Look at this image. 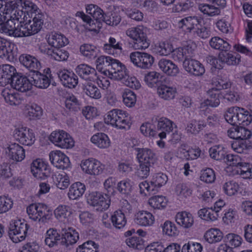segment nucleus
Segmentation results:
<instances>
[{"instance_id": "9b49d317", "label": "nucleus", "mask_w": 252, "mask_h": 252, "mask_svg": "<svg viewBox=\"0 0 252 252\" xmlns=\"http://www.w3.org/2000/svg\"><path fill=\"white\" fill-rule=\"evenodd\" d=\"M13 136L21 144L27 146L32 145L35 140L32 130L26 127L15 128L13 132Z\"/></svg>"}, {"instance_id": "423d86ee", "label": "nucleus", "mask_w": 252, "mask_h": 252, "mask_svg": "<svg viewBox=\"0 0 252 252\" xmlns=\"http://www.w3.org/2000/svg\"><path fill=\"white\" fill-rule=\"evenodd\" d=\"M104 121L118 129L129 128L131 124L126 112L117 109L109 111L104 117Z\"/></svg>"}, {"instance_id": "8fccbe9b", "label": "nucleus", "mask_w": 252, "mask_h": 252, "mask_svg": "<svg viewBox=\"0 0 252 252\" xmlns=\"http://www.w3.org/2000/svg\"><path fill=\"white\" fill-rule=\"evenodd\" d=\"M209 43L211 47L215 49L228 51L230 49V45L228 42L218 36L212 37Z\"/></svg>"}, {"instance_id": "bb28decb", "label": "nucleus", "mask_w": 252, "mask_h": 252, "mask_svg": "<svg viewBox=\"0 0 252 252\" xmlns=\"http://www.w3.org/2000/svg\"><path fill=\"white\" fill-rule=\"evenodd\" d=\"M19 60L22 64L31 70V73L40 67L39 62L36 58L31 55L22 54L19 57Z\"/></svg>"}, {"instance_id": "6ab92c4d", "label": "nucleus", "mask_w": 252, "mask_h": 252, "mask_svg": "<svg viewBox=\"0 0 252 252\" xmlns=\"http://www.w3.org/2000/svg\"><path fill=\"white\" fill-rule=\"evenodd\" d=\"M137 152L136 158L139 163L154 164L157 161L156 154L151 149L148 148L135 149Z\"/></svg>"}, {"instance_id": "680f3d73", "label": "nucleus", "mask_w": 252, "mask_h": 252, "mask_svg": "<svg viewBox=\"0 0 252 252\" xmlns=\"http://www.w3.org/2000/svg\"><path fill=\"white\" fill-rule=\"evenodd\" d=\"M55 217L59 220H62L66 219L71 214L70 208L66 205H60L55 210Z\"/></svg>"}, {"instance_id": "864d4df0", "label": "nucleus", "mask_w": 252, "mask_h": 252, "mask_svg": "<svg viewBox=\"0 0 252 252\" xmlns=\"http://www.w3.org/2000/svg\"><path fill=\"white\" fill-rule=\"evenodd\" d=\"M104 50L109 54H114V50L122 51V44L113 37H110L108 43L104 44Z\"/></svg>"}, {"instance_id": "72a5a7b5", "label": "nucleus", "mask_w": 252, "mask_h": 252, "mask_svg": "<svg viewBox=\"0 0 252 252\" xmlns=\"http://www.w3.org/2000/svg\"><path fill=\"white\" fill-rule=\"evenodd\" d=\"M85 190L84 184L79 182L74 183L69 188L68 196L70 199H77L83 195Z\"/></svg>"}, {"instance_id": "09e8293b", "label": "nucleus", "mask_w": 252, "mask_h": 252, "mask_svg": "<svg viewBox=\"0 0 252 252\" xmlns=\"http://www.w3.org/2000/svg\"><path fill=\"white\" fill-rule=\"evenodd\" d=\"M80 51L81 54L89 59H94L98 53V50L94 45L84 44L80 46Z\"/></svg>"}, {"instance_id": "412c9836", "label": "nucleus", "mask_w": 252, "mask_h": 252, "mask_svg": "<svg viewBox=\"0 0 252 252\" xmlns=\"http://www.w3.org/2000/svg\"><path fill=\"white\" fill-rule=\"evenodd\" d=\"M5 153L9 158L16 161H21L25 158V150L15 143L10 144L5 149Z\"/></svg>"}, {"instance_id": "58836bf2", "label": "nucleus", "mask_w": 252, "mask_h": 252, "mask_svg": "<svg viewBox=\"0 0 252 252\" xmlns=\"http://www.w3.org/2000/svg\"><path fill=\"white\" fill-rule=\"evenodd\" d=\"M62 237L56 229L50 228L46 233L45 243L50 247H53L57 245Z\"/></svg>"}, {"instance_id": "ddd939ff", "label": "nucleus", "mask_w": 252, "mask_h": 252, "mask_svg": "<svg viewBox=\"0 0 252 252\" xmlns=\"http://www.w3.org/2000/svg\"><path fill=\"white\" fill-rule=\"evenodd\" d=\"M81 166L84 172L92 175H99L104 169V165L93 158L82 161Z\"/></svg>"}, {"instance_id": "603ef678", "label": "nucleus", "mask_w": 252, "mask_h": 252, "mask_svg": "<svg viewBox=\"0 0 252 252\" xmlns=\"http://www.w3.org/2000/svg\"><path fill=\"white\" fill-rule=\"evenodd\" d=\"M209 152L211 158L217 160H224L226 157V152L224 148L220 145L211 147Z\"/></svg>"}, {"instance_id": "4c0bfd02", "label": "nucleus", "mask_w": 252, "mask_h": 252, "mask_svg": "<svg viewBox=\"0 0 252 252\" xmlns=\"http://www.w3.org/2000/svg\"><path fill=\"white\" fill-rule=\"evenodd\" d=\"M13 57L12 49L10 43L0 37V58L9 60Z\"/></svg>"}, {"instance_id": "0eeeda50", "label": "nucleus", "mask_w": 252, "mask_h": 252, "mask_svg": "<svg viewBox=\"0 0 252 252\" xmlns=\"http://www.w3.org/2000/svg\"><path fill=\"white\" fill-rule=\"evenodd\" d=\"M29 227L24 220H12L9 224L8 236L14 243L22 241L25 239Z\"/></svg>"}, {"instance_id": "bf43d9fd", "label": "nucleus", "mask_w": 252, "mask_h": 252, "mask_svg": "<svg viewBox=\"0 0 252 252\" xmlns=\"http://www.w3.org/2000/svg\"><path fill=\"white\" fill-rule=\"evenodd\" d=\"M160 78L159 73L153 71L145 74L144 80L149 87H153L160 81Z\"/></svg>"}, {"instance_id": "49530a36", "label": "nucleus", "mask_w": 252, "mask_h": 252, "mask_svg": "<svg viewBox=\"0 0 252 252\" xmlns=\"http://www.w3.org/2000/svg\"><path fill=\"white\" fill-rule=\"evenodd\" d=\"M121 17L117 14L111 12L104 13L103 11L102 17L99 20V24L103 22L109 26H117L121 21Z\"/></svg>"}, {"instance_id": "a18cd8bd", "label": "nucleus", "mask_w": 252, "mask_h": 252, "mask_svg": "<svg viewBox=\"0 0 252 252\" xmlns=\"http://www.w3.org/2000/svg\"><path fill=\"white\" fill-rule=\"evenodd\" d=\"M1 95L5 102L11 105H17L20 103L18 95L15 94L13 90L5 88L1 92Z\"/></svg>"}, {"instance_id": "a19ab883", "label": "nucleus", "mask_w": 252, "mask_h": 252, "mask_svg": "<svg viewBox=\"0 0 252 252\" xmlns=\"http://www.w3.org/2000/svg\"><path fill=\"white\" fill-rule=\"evenodd\" d=\"M111 62H112V58L110 57L100 56L96 61L97 69L104 74L107 75Z\"/></svg>"}, {"instance_id": "7ed1b4c3", "label": "nucleus", "mask_w": 252, "mask_h": 252, "mask_svg": "<svg viewBox=\"0 0 252 252\" xmlns=\"http://www.w3.org/2000/svg\"><path fill=\"white\" fill-rule=\"evenodd\" d=\"M225 120L232 125H250L252 122V115L244 108L235 106L229 108L224 114Z\"/></svg>"}, {"instance_id": "e2e57ef3", "label": "nucleus", "mask_w": 252, "mask_h": 252, "mask_svg": "<svg viewBox=\"0 0 252 252\" xmlns=\"http://www.w3.org/2000/svg\"><path fill=\"white\" fill-rule=\"evenodd\" d=\"M86 9L87 13L90 14L97 22L102 17L103 10L96 5L89 4Z\"/></svg>"}, {"instance_id": "aec40b11", "label": "nucleus", "mask_w": 252, "mask_h": 252, "mask_svg": "<svg viewBox=\"0 0 252 252\" xmlns=\"http://www.w3.org/2000/svg\"><path fill=\"white\" fill-rule=\"evenodd\" d=\"M154 122H157V128L161 132L158 134V136L163 139L166 137V134H169L173 129V126H175L174 123L165 117L156 118L155 120H153Z\"/></svg>"}, {"instance_id": "393cba45", "label": "nucleus", "mask_w": 252, "mask_h": 252, "mask_svg": "<svg viewBox=\"0 0 252 252\" xmlns=\"http://www.w3.org/2000/svg\"><path fill=\"white\" fill-rule=\"evenodd\" d=\"M75 71L80 78L85 80L92 81L96 77L95 69L86 64H80L77 66Z\"/></svg>"}, {"instance_id": "2f4dec72", "label": "nucleus", "mask_w": 252, "mask_h": 252, "mask_svg": "<svg viewBox=\"0 0 252 252\" xmlns=\"http://www.w3.org/2000/svg\"><path fill=\"white\" fill-rule=\"evenodd\" d=\"M208 97L201 104V107L205 106H210L213 107L218 106L220 103V94L214 88L209 89L207 92Z\"/></svg>"}, {"instance_id": "20e7f679", "label": "nucleus", "mask_w": 252, "mask_h": 252, "mask_svg": "<svg viewBox=\"0 0 252 252\" xmlns=\"http://www.w3.org/2000/svg\"><path fill=\"white\" fill-rule=\"evenodd\" d=\"M10 18L6 20L0 27V32L9 36L21 37V23L23 12L20 10L14 11L11 13Z\"/></svg>"}, {"instance_id": "c85d7f7f", "label": "nucleus", "mask_w": 252, "mask_h": 252, "mask_svg": "<svg viewBox=\"0 0 252 252\" xmlns=\"http://www.w3.org/2000/svg\"><path fill=\"white\" fill-rule=\"evenodd\" d=\"M41 52H44L52 59L58 61H64L67 59L68 53L64 50L53 47H45L44 49H41Z\"/></svg>"}, {"instance_id": "6e6552de", "label": "nucleus", "mask_w": 252, "mask_h": 252, "mask_svg": "<svg viewBox=\"0 0 252 252\" xmlns=\"http://www.w3.org/2000/svg\"><path fill=\"white\" fill-rule=\"evenodd\" d=\"M27 212L30 219L34 221L45 222L52 216L47 206L41 203H32L27 208Z\"/></svg>"}, {"instance_id": "2eb2a0df", "label": "nucleus", "mask_w": 252, "mask_h": 252, "mask_svg": "<svg viewBox=\"0 0 252 252\" xmlns=\"http://www.w3.org/2000/svg\"><path fill=\"white\" fill-rule=\"evenodd\" d=\"M31 169L32 175L37 179L44 180L50 175V168L40 159L33 161Z\"/></svg>"}, {"instance_id": "1a4fd4ad", "label": "nucleus", "mask_w": 252, "mask_h": 252, "mask_svg": "<svg viewBox=\"0 0 252 252\" xmlns=\"http://www.w3.org/2000/svg\"><path fill=\"white\" fill-rule=\"evenodd\" d=\"M129 59L135 66L142 69H151L155 62L153 56L144 52H132L129 55Z\"/></svg>"}, {"instance_id": "c03bdc74", "label": "nucleus", "mask_w": 252, "mask_h": 252, "mask_svg": "<svg viewBox=\"0 0 252 252\" xmlns=\"http://www.w3.org/2000/svg\"><path fill=\"white\" fill-rule=\"evenodd\" d=\"M53 179L57 187L61 189H66L70 184L69 177L64 172L56 173Z\"/></svg>"}, {"instance_id": "dca6fc26", "label": "nucleus", "mask_w": 252, "mask_h": 252, "mask_svg": "<svg viewBox=\"0 0 252 252\" xmlns=\"http://www.w3.org/2000/svg\"><path fill=\"white\" fill-rule=\"evenodd\" d=\"M183 65L186 71L194 76H202L205 72L203 65L199 61L194 59H187L184 60Z\"/></svg>"}, {"instance_id": "473e14b6", "label": "nucleus", "mask_w": 252, "mask_h": 252, "mask_svg": "<svg viewBox=\"0 0 252 252\" xmlns=\"http://www.w3.org/2000/svg\"><path fill=\"white\" fill-rule=\"evenodd\" d=\"M227 51H224L219 54V58L221 63H225L229 65L238 64L240 62V56L236 53H232Z\"/></svg>"}, {"instance_id": "f257e3e1", "label": "nucleus", "mask_w": 252, "mask_h": 252, "mask_svg": "<svg viewBox=\"0 0 252 252\" xmlns=\"http://www.w3.org/2000/svg\"><path fill=\"white\" fill-rule=\"evenodd\" d=\"M201 17L193 16L185 17L179 22V27L186 32H191L202 39H206L211 35L209 28L201 25Z\"/></svg>"}, {"instance_id": "4d7b16f0", "label": "nucleus", "mask_w": 252, "mask_h": 252, "mask_svg": "<svg viewBox=\"0 0 252 252\" xmlns=\"http://www.w3.org/2000/svg\"><path fill=\"white\" fill-rule=\"evenodd\" d=\"M212 84L216 86V88H214L218 91L222 89H228L231 85L230 82L226 77H223L221 75H218L216 78H213Z\"/></svg>"}, {"instance_id": "4be33fe9", "label": "nucleus", "mask_w": 252, "mask_h": 252, "mask_svg": "<svg viewBox=\"0 0 252 252\" xmlns=\"http://www.w3.org/2000/svg\"><path fill=\"white\" fill-rule=\"evenodd\" d=\"M58 75L63 85L66 87L73 88L78 84L77 76L67 70L59 71Z\"/></svg>"}, {"instance_id": "4468645a", "label": "nucleus", "mask_w": 252, "mask_h": 252, "mask_svg": "<svg viewBox=\"0 0 252 252\" xmlns=\"http://www.w3.org/2000/svg\"><path fill=\"white\" fill-rule=\"evenodd\" d=\"M15 11H22L27 16L32 17L38 13H42L37 6L31 0H15Z\"/></svg>"}, {"instance_id": "f8f14e48", "label": "nucleus", "mask_w": 252, "mask_h": 252, "mask_svg": "<svg viewBox=\"0 0 252 252\" xmlns=\"http://www.w3.org/2000/svg\"><path fill=\"white\" fill-rule=\"evenodd\" d=\"M48 71H50L49 68H47L46 74H42L36 70L32 71L30 74L32 86L33 85L40 89L47 88L51 83L49 78L50 74L48 73Z\"/></svg>"}, {"instance_id": "39448f33", "label": "nucleus", "mask_w": 252, "mask_h": 252, "mask_svg": "<svg viewBox=\"0 0 252 252\" xmlns=\"http://www.w3.org/2000/svg\"><path fill=\"white\" fill-rule=\"evenodd\" d=\"M126 34L133 39L132 47L135 50L145 49L150 45L146 30L143 26L129 28L126 31Z\"/></svg>"}, {"instance_id": "69168bd1", "label": "nucleus", "mask_w": 252, "mask_h": 252, "mask_svg": "<svg viewBox=\"0 0 252 252\" xmlns=\"http://www.w3.org/2000/svg\"><path fill=\"white\" fill-rule=\"evenodd\" d=\"M15 0L5 1L0 0V13L9 14L14 12L15 9Z\"/></svg>"}, {"instance_id": "ea45409f", "label": "nucleus", "mask_w": 252, "mask_h": 252, "mask_svg": "<svg viewBox=\"0 0 252 252\" xmlns=\"http://www.w3.org/2000/svg\"><path fill=\"white\" fill-rule=\"evenodd\" d=\"M243 239L239 235L233 233L226 234L223 237V241L225 245L230 248H238L242 244Z\"/></svg>"}, {"instance_id": "37998d69", "label": "nucleus", "mask_w": 252, "mask_h": 252, "mask_svg": "<svg viewBox=\"0 0 252 252\" xmlns=\"http://www.w3.org/2000/svg\"><path fill=\"white\" fill-rule=\"evenodd\" d=\"M111 220L113 225L118 229L123 228L126 223L125 215L121 210L114 212L111 217Z\"/></svg>"}, {"instance_id": "052dcab7", "label": "nucleus", "mask_w": 252, "mask_h": 252, "mask_svg": "<svg viewBox=\"0 0 252 252\" xmlns=\"http://www.w3.org/2000/svg\"><path fill=\"white\" fill-rule=\"evenodd\" d=\"M151 181L155 190L157 191L159 188L167 183L168 177L163 173H158L153 176Z\"/></svg>"}, {"instance_id": "e433bc0d", "label": "nucleus", "mask_w": 252, "mask_h": 252, "mask_svg": "<svg viewBox=\"0 0 252 252\" xmlns=\"http://www.w3.org/2000/svg\"><path fill=\"white\" fill-rule=\"evenodd\" d=\"M91 140L93 143L100 148H106L110 146V140L108 136L104 133L94 134Z\"/></svg>"}, {"instance_id": "a878e982", "label": "nucleus", "mask_w": 252, "mask_h": 252, "mask_svg": "<svg viewBox=\"0 0 252 252\" xmlns=\"http://www.w3.org/2000/svg\"><path fill=\"white\" fill-rule=\"evenodd\" d=\"M62 234L61 243L66 247L74 244L79 238L78 233L70 227H68V229H63Z\"/></svg>"}, {"instance_id": "a211bd4d", "label": "nucleus", "mask_w": 252, "mask_h": 252, "mask_svg": "<svg viewBox=\"0 0 252 252\" xmlns=\"http://www.w3.org/2000/svg\"><path fill=\"white\" fill-rule=\"evenodd\" d=\"M51 163L59 169H67L70 166L69 158L60 151L52 152L49 155Z\"/></svg>"}, {"instance_id": "3c124183", "label": "nucleus", "mask_w": 252, "mask_h": 252, "mask_svg": "<svg viewBox=\"0 0 252 252\" xmlns=\"http://www.w3.org/2000/svg\"><path fill=\"white\" fill-rule=\"evenodd\" d=\"M65 106L70 111L77 112L81 109V103L76 97L73 95H69L65 98Z\"/></svg>"}, {"instance_id": "9d476101", "label": "nucleus", "mask_w": 252, "mask_h": 252, "mask_svg": "<svg viewBox=\"0 0 252 252\" xmlns=\"http://www.w3.org/2000/svg\"><path fill=\"white\" fill-rule=\"evenodd\" d=\"M87 200L90 205L96 207V210L100 212L107 210L110 204V196L100 192H92L88 196Z\"/></svg>"}, {"instance_id": "f704fd0d", "label": "nucleus", "mask_w": 252, "mask_h": 252, "mask_svg": "<svg viewBox=\"0 0 252 252\" xmlns=\"http://www.w3.org/2000/svg\"><path fill=\"white\" fill-rule=\"evenodd\" d=\"M176 221L178 224L184 228L190 227L194 221L192 215L185 211L177 214Z\"/></svg>"}, {"instance_id": "f3484780", "label": "nucleus", "mask_w": 252, "mask_h": 252, "mask_svg": "<svg viewBox=\"0 0 252 252\" xmlns=\"http://www.w3.org/2000/svg\"><path fill=\"white\" fill-rule=\"evenodd\" d=\"M10 85L15 90L21 92H26L31 90L32 85L30 80V75L27 78L15 72Z\"/></svg>"}, {"instance_id": "de8ad7c7", "label": "nucleus", "mask_w": 252, "mask_h": 252, "mask_svg": "<svg viewBox=\"0 0 252 252\" xmlns=\"http://www.w3.org/2000/svg\"><path fill=\"white\" fill-rule=\"evenodd\" d=\"M83 90L85 94L92 98L97 99L101 97L99 89L92 81L85 84Z\"/></svg>"}, {"instance_id": "5fc2aeb1", "label": "nucleus", "mask_w": 252, "mask_h": 252, "mask_svg": "<svg viewBox=\"0 0 252 252\" xmlns=\"http://www.w3.org/2000/svg\"><path fill=\"white\" fill-rule=\"evenodd\" d=\"M167 203V200L162 195L154 196L149 200L150 205L154 209H163L166 207Z\"/></svg>"}, {"instance_id": "338daca9", "label": "nucleus", "mask_w": 252, "mask_h": 252, "mask_svg": "<svg viewBox=\"0 0 252 252\" xmlns=\"http://www.w3.org/2000/svg\"><path fill=\"white\" fill-rule=\"evenodd\" d=\"M161 227L163 233L168 236H175L178 234L175 224L170 221L166 220Z\"/></svg>"}, {"instance_id": "b1692460", "label": "nucleus", "mask_w": 252, "mask_h": 252, "mask_svg": "<svg viewBox=\"0 0 252 252\" xmlns=\"http://www.w3.org/2000/svg\"><path fill=\"white\" fill-rule=\"evenodd\" d=\"M158 66L165 74L171 76H176L179 73V68L173 61L161 59L158 63Z\"/></svg>"}, {"instance_id": "cd10ccee", "label": "nucleus", "mask_w": 252, "mask_h": 252, "mask_svg": "<svg viewBox=\"0 0 252 252\" xmlns=\"http://www.w3.org/2000/svg\"><path fill=\"white\" fill-rule=\"evenodd\" d=\"M134 221L136 223L139 225L149 226L154 223L155 218L151 213L141 211L135 215Z\"/></svg>"}, {"instance_id": "774afa93", "label": "nucleus", "mask_w": 252, "mask_h": 252, "mask_svg": "<svg viewBox=\"0 0 252 252\" xmlns=\"http://www.w3.org/2000/svg\"><path fill=\"white\" fill-rule=\"evenodd\" d=\"M202 247L200 244L195 242H189L185 244L181 250V252H201Z\"/></svg>"}, {"instance_id": "6e6d98bb", "label": "nucleus", "mask_w": 252, "mask_h": 252, "mask_svg": "<svg viewBox=\"0 0 252 252\" xmlns=\"http://www.w3.org/2000/svg\"><path fill=\"white\" fill-rule=\"evenodd\" d=\"M155 50L160 56H167L173 51V47L170 42H160L156 46Z\"/></svg>"}, {"instance_id": "7c9ffc66", "label": "nucleus", "mask_w": 252, "mask_h": 252, "mask_svg": "<svg viewBox=\"0 0 252 252\" xmlns=\"http://www.w3.org/2000/svg\"><path fill=\"white\" fill-rule=\"evenodd\" d=\"M48 42L51 46V47L58 48L67 45L68 43V40L63 34L52 33L48 37Z\"/></svg>"}, {"instance_id": "5701e85b", "label": "nucleus", "mask_w": 252, "mask_h": 252, "mask_svg": "<svg viewBox=\"0 0 252 252\" xmlns=\"http://www.w3.org/2000/svg\"><path fill=\"white\" fill-rule=\"evenodd\" d=\"M15 72V67L11 65L6 64L0 66V86L11 84Z\"/></svg>"}, {"instance_id": "c756f323", "label": "nucleus", "mask_w": 252, "mask_h": 252, "mask_svg": "<svg viewBox=\"0 0 252 252\" xmlns=\"http://www.w3.org/2000/svg\"><path fill=\"white\" fill-rule=\"evenodd\" d=\"M176 93V88L173 86L161 84L157 88V94L159 97L165 100H170L173 99Z\"/></svg>"}, {"instance_id": "13d9d810", "label": "nucleus", "mask_w": 252, "mask_h": 252, "mask_svg": "<svg viewBox=\"0 0 252 252\" xmlns=\"http://www.w3.org/2000/svg\"><path fill=\"white\" fill-rule=\"evenodd\" d=\"M27 116L31 120L39 119L42 114L41 108L35 103L27 106Z\"/></svg>"}, {"instance_id": "0e129e2a", "label": "nucleus", "mask_w": 252, "mask_h": 252, "mask_svg": "<svg viewBox=\"0 0 252 252\" xmlns=\"http://www.w3.org/2000/svg\"><path fill=\"white\" fill-rule=\"evenodd\" d=\"M124 104L128 107L133 106L136 101L135 94L129 90H126L122 95Z\"/></svg>"}, {"instance_id": "79ce46f5", "label": "nucleus", "mask_w": 252, "mask_h": 252, "mask_svg": "<svg viewBox=\"0 0 252 252\" xmlns=\"http://www.w3.org/2000/svg\"><path fill=\"white\" fill-rule=\"evenodd\" d=\"M204 238L209 243H215L220 242L223 238L222 233L218 229L212 228L206 231Z\"/></svg>"}, {"instance_id": "c9c22d12", "label": "nucleus", "mask_w": 252, "mask_h": 252, "mask_svg": "<svg viewBox=\"0 0 252 252\" xmlns=\"http://www.w3.org/2000/svg\"><path fill=\"white\" fill-rule=\"evenodd\" d=\"M198 9L206 16L214 17L220 15V9L213 4L200 3L198 4Z\"/></svg>"}, {"instance_id": "f03ea898", "label": "nucleus", "mask_w": 252, "mask_h": 252, "mask_svg": "<svg viewBox=\"0 0 252 252\" xmlns=\"http://www.w3.org/2000/svg\"><path fill=\"white\" fill-rule=\"evenodd\" d=\"M21 23V36L28 37L38 33L43 24L44 15L42 13H38L32 17L27 16L23 12Z\"/></svg>"}]
</instances>
